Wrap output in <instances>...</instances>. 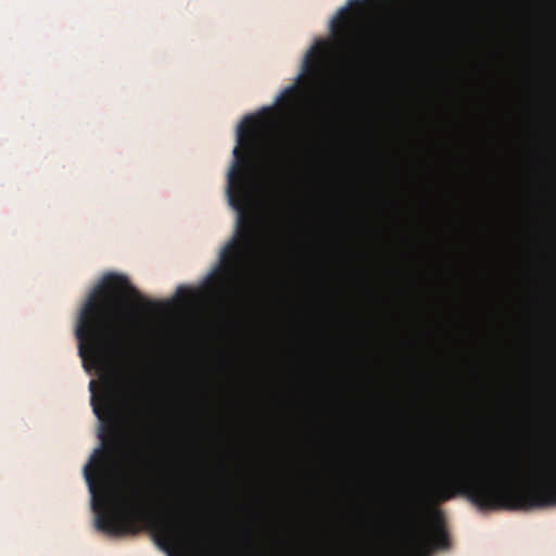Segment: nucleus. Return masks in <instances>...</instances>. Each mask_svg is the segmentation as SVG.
Returning a JSON list of instances; mask_svg holds the SVG:
<instances>
[{
	"instance_id": "nucleus-5",
	"label": "nucleus",
	"mask_w": 556,
	"mask_h": 556,
	"mask_svg": "<svg viewBox=\"0 0 556 556\" xmlns=\"http://www.w3.org/2000/svg\"><path fill=\"white\" fill-rule=\"evenodd\" d=\"M295 164V154L293 150L285 151L278 160L274 163V172L275 174L282 173L287 167L293 166Z\"/></svg>"
},
{
	"instance_id": "nucleus-4",
	"label": "nucleus",
	"mask_w": 556,
	"mask_h": 556,
	"mask_svg": "<svg viewBox=\"0 0 556 556\" xmlns=\"http://www.w3.org/2000/svg\"><path fill=\"white\" fill-rule=\"evenodd\" d=\"M91 405L94 415L104 422V425L101 428L100 431V439L102 440V443L104 445L105 453L112 454L116 447V442L111 437H115V428L111 422V415L113 412V405L111 403V399L108 393H105L101 400L100 403L98 402V399L96 395H92L91 397Z\"/></svg>"
},
{
	"instance_id": "nucleus-3",
	"label": "nucleus",
	"mask_w": 556,
	"mask_h": 556,
	"mask_svg": "<svg viewBox=\"0 0 556 556\" xmlns=\"http://www.w3.org/2000/svg\"><path fill=\"white\" fill-rule=\"evenodd\" d=\"M362 5V0H349L348 5L341 8L331 20L330 30L333 42L317 40L306 52L302 72L295 81L286 87L276 99L278 111L282 115L298 118L303 114L323 79L326 58L330 49H336L344 56H350L359 50L362 28L359 20L354 18L351 11L359 10Z\"/></svg>"
},
{
	"instance_id": "nucleus-2",
	"label": "nucleus",
	"mask_w": 556,
	"mask_h": 556,
	"mask_svg": "<svg viewBox=\"0 0 556 556\" xmlns=\"http://www.w3.org/2000/svg\"><path fill=\"white\" fill-rule=\"evenodd\" d=\"M125 293L136 298L144 309L155 305L142 299L126 276L114 273L103 276L88 294L75 329L78 353L85 365L87 362L102 365L109 356L124 351L128 339L122 319Z\"/></svg>"
},
{
	"instance_id": "nucleus-7",
	"label": "nucleus",
	"mask_w": 556,
	"mask_h": 556,
	"mask_svg": "<svg viewBox=\"0 0 556 556\" xmlns=\"http://www.w3.org/2000/svg\"><path fill=\"white\" fill-rule=\"evenodd\" d=\"M177 295L180 296L184 301H190L191 298H193V293L182 286L178 287Z\"/></svg>"
},
{
	"instance_id": "nucleus-6",
	"label": "nucleus",
	"mask_w": 556,
	"mask_h": 556,
	"mask_svg": "<svg viewBox=\"0 0 556 556\" xmlns=\"http://www.w3.org/2000/svg\"><path fill=\"white\" fill-rule=\"evenodd\" d=\"M141 433L147 435L149 438L150 443H155V431L152 429V427L148 426L147 424L142 425L141 427Z\"/></svg>"
},
{
	"instance_id": "nucleus-1",
	"label": "nucleus",
	"mask_w": 556,
	"mask_h": 556,
	"mask_svg": "<svg viewBox=\"0 0 556 556\" xmlns=\"http://www.w3.org/2000/svg\"><path fill=\"white\" fill-rule=\"evenodd\" d=\"M264 122L255 115L245 116L237 129L233 162L227 175V194L238 212L235 236L219 253V265L214 275L220 281L238 279L247 269L260 239V222L247 208L248 169L252 160L264 153Z\"/></svg>"
}]
</instances>
